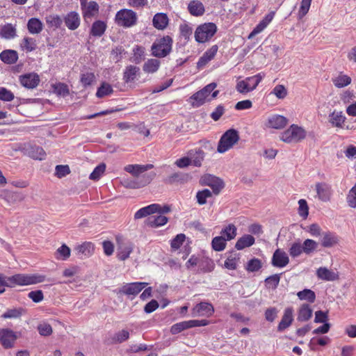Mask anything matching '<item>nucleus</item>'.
Here are the masks:
<instances>
[{
  "label": "nucleus",
  "instance_id": "obj_21",
  "mask_svg": "<svg viewBox=\"0 0 356 356\" xmlns=\"http://www.w3.org/2000/svg\"><path fill=\"white\" fill-rule=\"evenodd\" d=\"M218 47L217 45H213L207 49L203 55L199 58L197 63L198 70L202 69L209 61H211L216 56Z\"/></svg>",
  "mask_w": 356,
  "mask_h": 356
},
{
  "label": "nucleus",
  "instance_id": "obj_64",
  "mask_svg": "<svg viewBox=\"0 0 356 356\" xmlns=\"http://www.w3.org/2000/svg\"><path fill=\"white\" fill-rule=\"evenodd\" d=\"M95 79V74L92 72L82 74L81 76V83L84 88L90 86Z\"/></svg>",
  "mask_w": 356,
  "mask_h": 356
},
{
  "label": "nucleus",
  "instance_id": "obj_28",
  "mask_svg": "<svg viewBox=\"0 0 356 356\" xmlns=\"http://www.w3.org/2000/svg\"><path fill=\"white\" fill-rule=\"evenodd\" d=\"M188 174L182 172H176L166 177L164 180L165 183L173 184L176 183L183 184L188 180Z\"/></svg>",
  "mask_w": 356,
  "mask_h": 356
},
{
  "label": "nucleus",
  "instance_id": "obj_32",
  "mask_svg": "<svg viewBox=\"0 0 356 356\" xmlns=\"http://www.w3.org/2000/svg\"><path fill=\"white\" fill-rule=\"evenodd\" d=\"M0 59L6 64L12 65L17 61L18 54L15 50H3L0 54Z\"/></svg>",
  "mask_w": 356,
  "mask_h": 356
},
{
  "label": "nucleus",
  "instance_id": "obj_31",
  "mask_svg": "<svg viewBox=\"0 0 356 356\" xmlns=\"http://www.w3.org/2000/svg\"><path fill=\"white\" fill-rule=\"evenodd\" d=\"M26 152L28 155L35 160H43L45 159L46 153L42 147L38 145H29Z\"/></svg>",
  "mask_w": 356,
  "mask_h": 356
},
{
  "label": "nucleus",
  "instance_id": "obj_5",
  "mask_svg": "<svg viewBox=\"0 0 356 356\" xmlns=\"http://www.w3.org/2000/svg\"><path fill=\"white\" fill-rule=\"evenodd\" d=\"M217 31V26L213 22L198 26L195 31V39L198 43H204L211 39Z\"/></svg>",
  "mask_w": 356,
  "mask_h": 356
},
{
  "label": "nucleus",
  "instance_id": "obj_9",
  "mask_svg": "<svg viewBox=\"0 0 356 356\" xmlns=\"http://www.w3.org/2000/svg\"><path fill=\"white\" fill-rule=\"evenodd\" d=\"M18 337L13 330L5 328L0 330V343L5 349L13 348Z\"/></svg>",
  "mask_w": 356,
  "mask_h": 356
},
{
  "label": "nucleus",
  "instance_id": "obj_33",
  "mask_svg": "<svg viewBox=\"0 0 356 356\" xmlns=\"http://www.w3.org/2000/svg\"><path fill=\"white\" fill-rule=\"evenodd\" d=\"M188 10L193 16H202L205 12L203 3L197 0L191 1L188 5Z\"/></svg>",
  "mask_w": 356,
  "mask_h": 356
},
{
  "label": "nucleus",
  "instance_id": "obj_45",
  "mask_svg": "<svg viewBox=\"0 0 356 356\" xmlns=\"http://www.w3.org/2000/svg\"><path fill=\"white\" fill-rule=\"evenodd\" d=\"M160 66V61L157 59H148L143 65V70L147 73H154L156 72Z\"/></svg>",
  "mask_w": 356,
  "mask_h": 356
},
{
  "label": "nucleus",
  "instance_id": "obj_42",
  "mask_svg": "<svg viewBox=\"0 0 356 356\" xmlns=\"http://www.w3.org/2000/svg\"><path fill=\"white\" fill-rule=\"evenodd\" d=\"M79 254L83 255L85 257H90L94 252V244L92 242H84L81 245L76 248Z\"/></svg>",
  "mask_w": 356,
  "mask_h": 356
},
{
  "label": "nucleus",
  "instance_id": "obj_14",
  "mask_svg": "<svg viewBox=\"0 0 356 356\" xmlns=\"http://www.w3.org/2000/svg\"><path fill=\"white\" fill-rule=\"evenodd\" d=\"M40 77L36 73H29L19 76V82L24 88L33 89L40 83Z\"/></svg>",
  "mask_w": 356,
  "mask_h": 356
},
{
  "label": "nucleus",
  "instance_id": "obj_8",
  "mask_svg": "<svg viewBox=\"0 0 356 356\" xmlns=\"http://www.w3.org/2000/svg\"><path fill=\"white\" fill-rule=\"evenodd\" d=\"M200 184L203 186L211 187L215 195L219 194L225 186L224 182L220 178L211 174L202 175L200 179Z\"/></svg>",
  "mask_w": 356,
  "mask_h": 356
},
{
  "label": "nucleus",
  "instance_id": "obj_12",
  "mask_svg": "<svg viewBox=\"0 0 356 356\" xmlns=\"http://www.w3.org/2000/svg\"><path fill=\"white\" fill-rule=\"evenodd\" d=\"M155 177V173L150 172L143 174L140 177L129 181L126 186L130 188H140L148 185Z\"/></svg>",
  "mask_w": 356,
  "mask_h": 356
},
{
  "label": "nucleus",
  "instance_id": "obj_15",
  "mask_svg": "<svg viewBox=\"0 0 356 356\" xmlns=\"http://www.w3.org/2000/svg\"><path fill=\"white\" fill-rule=\"evenodd\" d=\"M288 123V119L283 115L274 114L268 118L266 126L268 128L281 129Z\"/></svg>",
  "mask_w": 356,
  "mask_h": 356
},
{
  "label": "nucleus",
  "instance_id": "obj_41",
  "mask_svg": "<svg viewBox=\"0 0 356 356\" xmlns=\"http://www.w3.org/2000/svg\"><path fill=\"white\" fill-rule=\"evenodd\" d=\"M330 339L324 336L320 338L313 337L309 342V347L311 350L316 351L318 350L317 346H325L330 343Z\"/></svg>",
  "mask_w": 356,
  "mask_h": 356
},
{
  "label": "nucleus",
  "instance_id": "obj_61",
  "mask_svg": "<svg viewBox=\"0 0 356 356\" xmlns=\"http://www.w3.org/2000/svg\"><path fill=\"white\" fill-rule=\"evenodd\" d=\"M351 82V79L347 75H341L337 77L333 83L337 88H343L349 85Z\"/></svg>",
  "mask_w": 356,
  "mask_h": 356
},
{
  "label": "nucleus",
  "instance_id": "obj_43",
  "mask_svg": "<svg viewBox=\"0 0 356 356\" xmlns=\"http://www.w3.org/2000/svg\"><path fill=\"white\" fill-rule=\"evenodd\" d=\"M25 313V309L22 307H15L8 309L2 315L1 318H19Z\"/></svg>",
  "mask_w": 356,
  "mask_h": 356
},
{
  "label": "nucleus",
  "instance_id": "obj_11",
  "mask_svg": "<svg viewBox=\"0 0 356 356\" xmlns=\"http://www.w3.org/2000/svg\"><path fill=\"white\" fill-rule=\"evenodd\" d=\"M63 22L70 31H75L81 25V17L76 11H70L63 16Z\"/></svg>",
  "mask_w": 356,
  "mask_h": 356
},
{
  "label": "nucleus",
  "instance_id": "obj_37",
  "mask_svg": "<svg viewBox=\"0 0 356 356\" xmlns=\"http://www.w3.org/2000/svg\"><path fill=\"white\" fill-rule=\"evenodd\" d=\"M27 29L30 33L38 34L42 31L43 24L40 19L32 17L28 21Z\"/></svg>",
  "mask_w": 356,
  "mask_h": 356
},
{
  "label": "nucleus",
  "instance_id": "obj_16",
  "mask_svg": "<svg viewBox=\"0 0 356 356\" xmlns=\"http://www.w3.org/2000/svg\"><path fill=\"white\" fill-rule=\"evenodd\" d=\"M293 321V309L291 307H286L280 322L277 325V332H282L291 326Z\"/></svg>",
  "mask_w": 356,
  "mask_h": 356
},
{
  "label": "nucleus",
  "instance_id": "obj_10",
  "mask_svg": "<svg viewBox=\"0 0 356 356\" xmlns=\"http://www.w3.org/2000/svg\"><path fill=\"white\" fill-rule=\"evenodd\" d=\"M148 283L142 282H131L124 284L119 292L127 296H136L143 289L147 286Z\"/></svg>",
  "mask_w": 356,
  "mask_h": 356
},
{
  "label": "nucleus",
  "instance_id": "obj_13",
  "mask_svg": "<svg viewBox=\"0 0 356 356\" xmlns=\"http://www.w3.org/2000/svg\"><path fill=\"white\" fill-rule=\"evenodd\" d=\"M214 312V308L211 303L206 302H201L197 304L192 309L193 316H210Z\"/></svg>",
  "mask_w": 356,
  "mask_h": 356
},
{
  "label": "nucleus",
  "instance_id": "obj_39",
  "mask_svg": "<svg viewBox=\"0 0 356 356\" xmlns=\"http://www.w3.org/2000/svg\"><path fill=\"white\" fill-rule=\"evenodd\" d=\"M312 316V309L307 304H303L298 310L297 320L300 322H305L309 320Z\"/></svg>",
  "mask_w": 356,
  "mask_h": 356
},
{
  "label": "nucleus",
  "instance_id": "obj_30",
  "mask_svg": "<svg viewBox=\"0 0 356 356\" xmlns=\"http://www.w3.org/2000/svg\"><path fill=\"white\" fill-rule=\"evenodd\" d=\"M168 221V218L163 215L152 216L148 217L145 222V224L152 228H156L165 225Z\"/></svg>",
  "mask_w": 356,
  "mask_h": 356
},
{
  "label": "nucleus",
  "instance_id": "obj_25",
  "mask_svg": "<svg viewBox=\"0 0 356 356\" xmlns=\"http://www.w3.org/2000/svg\"><path fill=\"white\" fill-rule=\"evenodd\" d=\"M140 67L136 65H129L127 66L123 72V80L125 83L134 81L140 74Z\"/></svg>",
  "mask_w": 356,
  "mask_h": 356
},
{
  "label": "nucleus",
  "instance_id": "obj_60",
  "mask_svg": "<svg viewBox=\"0 0 356 356\" xmlns=\"http://www.w3.org/2000/svg\"><path fill=\"white\" fill-rule=\"evenodd\" d=\"M289 254L291 257L296 258L303 253L302 246L300 242L293 243L289 250Z\"/></svg>",
  "mask_w": 356,
  "mask_h": 356
},
{
  "label": "nucleus",
  "instance_id": "obj_40",
  "mask_svg": "<svg viewBox=\"0 0 356 356\" xmlns=\"http://www.w3.org/2000/svg\"><path fill=\"white\" fill-rule=\"evenodd\" d=\"M16 28L12 24H6L1 28L0 35L3 38L10 40L16 37Z\"/></svg>",
  "mask_w": 356,
  "mask_h": 356
},
{
  "label": "nucleus",
  "instance_id": "obj_44",
  "mask_svg": "<svg viewBox=\"0 0 356 356\" xmlns=\"http://www.w3.org/2000/svg\"><path fill=\"white\" fill-rule=\"evenodd\" d=\"M217 84L213 82L207 85L202 89H201L203 93L207 97L208 101H211V99L216 98L218 96L219 91L214 90Z\"/></svg>",
  "mask_w": 356,
  "mask_h": 356
},
{
  "label": "nucleus",
  "instance_id": "obj_59",
  "mask_svg": "<svg viewBox=\"0 0 356 356\" xmlns=\"http://www.w3.org/2000/svg\"><path fill=\"white\" fill-rule=\"evenodd\" d=\"M106 170V164L102 163L95 168L93 171L90 173L89 178L91 180L97 181L100 179Z\"/></svg>",
  "mask_w": 356,
  "mask_h": 356
},
{
  "label": "nucleus",
  "instance_id": "obj_49",
  "mask_svg": "<svg viewBox=\"0 0 356 356\" xmlns=\"http://www.w3.org/2000/svg\"><path fill=\"white\" fill-rule=\"evenodd\" d=\"M113 93V89L112 86L106 82H103L100 86L97 88L96 96L98 98H102L105 96L110 95Z\"/></svg>",
  "mask_w": 356,
  "mask_h": 356
},
{
  "label": "nucleus",
  "instance_id": "obj_58",
  "mask_svg": "<svg viewBox=\"0 0 356 356\" xmlns=\"http://www.w3.org/2000/svg\"><path fill=\"white\" fill-rule=\"evenodd\" d=\"M133 57L132 61L136 64H139L144 59L145 56V50L143 47L136 46L133 49Z\"/></svg>",
  "mask_w": 356,
  "mask_h": 356
},
{
  "label": "nucleus",
  "instance_id": "obj_55",
  "mask_svg": "<svg viewBox=\"0 0 356 356\" xmlns=\"http://www.w3.org/2000/svg\"><path fill=\"white\" fill-rule=\"evenodd\" d=\"M280 275L281 274H274L266 277L264 280L266 287L275 289L279 285Z\"/></svg>",
  "mask_w": 356,
  "mask_h": 356
},
{
  "label": "nucleus",
  "instance_id": "obj_52",
  "mask_svg": "<svg viewBox=\"0 0 356 356\" xmlns=\"http://www.w3.org/2000/svg\"><path fill=\"white\" fill-rule=\"evenodd\" d=\"M226 239L222 236H216L212 239V248L217 252L222 251L226 247Z\"/></svg>",
  "mask_w": 356,
  "mask_h": 356
},
{
  "label": "nucleus",
  "instance_id": "obj_56",
  "mask_svg": "<svg viewBox=\"0 0 356 356\" xmlns=\"http://www.w3.org/2000/svg\"><path fill=\"white\" fill-rule=\"evenodd\" d=\"M212 196V192L209 189L205 188L202 191H198L196 193L197 202L200 205H204L207 203V199Z\"/></svg>",
  "mask_w": 356,
  "mask_h": 356
},
{
  "label": "nucleus",
  "instance_id": "obj_47",
  "mask_svg": "<svg viewBox=\"0 0 356 356\" xmlns=\"http://www.w3.org/2000/svg\"><path fill=\"white\" fill-rule=\"evenodd\" d=\"M236 226L233 224H229L221 230L220 234L225 238L226 241H231L236 236Z\"/></svg>",
  "mask_w": 356,
  "mask_h": 356
},
{
  "label": "nucleus",
  "instance_id": "obj_29",
  "mask_svg": "<svg viewBox=\"0 0 356 356\" xmlns=\"http://www.w3.org/2000/svg\"><path fill=\"white\" fill-rule=\"evenodd\" d=\"M159 204H152L138 209L134 214L135 219H140L156 213Z\"/></svg>",
  "mask_w": 356,
  "mask_h": 356
},
{
  "label": "nucleus",
  "instance_id": "obj_51",
  "mask_svg": "<svg viewBox=\"0 0 356 356\" xmlns=\"http://www.w3.org/2000/svg\"><path fill=\"white\" fill-rule=\"evenodd\" d=\"M20 46L27 52H31L37 48L36 40L33 38L24 37Z\"/></svg>",
  "mask_w": 356,
  "mask_h": 356
},
{
  "label": "nucleus",
  "instance_id": "obj_38",
  "mask_svg": "<svg viewBox=\"0 0 356 356\" xmlns=\"http://www.w3.org/2000/svg\"><path fill=\"white\" fill-rule=\"evenodd\" d=\"M207 100L208 101V99L203 93L202 90H200L199 91L195 92L190 97V102L193 108H198L202 106Z\"/></svg>",
  "mask_w": 356,
  "mask_h": 356
},
{
  "label": "nucleus",
  "instance_id": "obj_50",
  "mask_svg": "<svg viewBox=\"0 0 356 356\" xmlns=\"http://www.w3.org/2000/svg\"><path fill=\"white\" fill-rule=\"evenodd\" d=\"M189 328H191L190 320L181 321L172 325L170 327V332L172 334H177Z\"/></svg>",
  "mask_w": 356,
  "mask_h": 356
},
{
  "label": "nucleus",
  "instance_id": "obj_23",
  "mask_svg": "<svg viewBox=\"0 0 356 356\" xmlns=\"http://www.w3.org/2000/svg\"><path fill=\"white\" fill-rule=\"evenodd\" d=\"M83 17L86 19H91L96 16L99 11V6L95 1H90L88 2L85 8H81Z\"/></svg>",
  "mask_w": 356,
  "mask_h": 356
},
{
  "label": "nucleus",
  "instance_id": "obj_3",
  "mask_svg": "<svg viewBox=\"0 0 356 356\" xmlns=\"http://www.w3.org/2000/svg\"><path fill=\"white\" fill-rule=\"evenodd\" d=\"M138 15L131 9L123 8L117 12L115 22L120 26L130 28L136 24Z\"/></svg>",
  "mask_w": 356,
  "mask_h": 356
},
{
  "label": "nucleus",
  "instance_id": "obj_22",
  "mask_svg": "<svg viewBox=\"0 0 356 356\" xmlns=\"http://www.w3.org/2000/svg\"><path fill=\"white\" fill-rule=\"evenodd\" d=\"M346 120V118L343 112L336 110L330 113L328 116V121L333 127L343 128Z\"/></svg>",
  "mask_w": 356,
  "mask_h": 356
},
{
  "label": "nucleus",
  "instance_id": "obj_57",
  "mask_svg": "<svg viewBox=\"0 0 356 356\" xmlns=\"http://www.w3.org/2000/svg\"><path fill=\"white\" fill-rule=\"evenodd\" d=\"M54 91L58 96L67 97L70 94L68 86L60 82L54 85Z\"/></svg>",
  "mask_w": 356,
  "mask_h": 356
},
{
  "label": "nucleus",
  "instance_id": "obj_34",
  "mask_svg": "<svg viewBox=\"0 0 356 356\" xmlns=\"http://www.w3.org/2000/svg\"><path fill=\"white\" fill-rule=\"evenodd\" d=\"M254 242L255 239L252 235L244 234L237 240L235 244V248L238 250H241L245 248L252 246Z\"/></svg>",
  "mask_w": 356,
  "mask_h": 356
},
{
  "label": "nucleus",
  "instance_id": "obj_26",
  "mask_svg": "<svg viewBox=\"0 0 356 356\" xmlns=\"http://www.w3.org/2000/svg\"><path fill=\"white\" fill-rule=\"evenodd\" d=\"M215 268V264L213 261L208 257H200L199 261L197 273H210Z\"/></svg>",
  "mask_w": 356,
  "mask_h": 356
},
{
  "label": "nucleus",
  "instance_id": "obj_36",
  "mask_svg": "<svg viewBox=\"0 0 356 356\" xmlns=\"http://www.w3.org/2000/svg\"><path fill=\"white\" fill-rule=\"evenodd\" d=\"M44 19L47 26L54 30L59 29L63 24V19L57 14L47 15Z\"/></svg>",
  "mask_w": 356,
  "mask_h": 356
},
{
  "label": "nucleus",
  "instance_id": "obj_19",
  "mask_svg": "<svg viewBox=\"0 0 356 356\" xmlns=\"http://www.w3.org/2000/svg\"><path fill=\"white\" fill-rule=\"evenodd\" d=\"M190 158L191 165L195 167H201L205 157V152L200 147L190 149L187 152Z\"/></svg>",
  "mask_w": 356,
  "mask_h": 356
},
{
  "label": "nucleus",
  "instance_id": "obj_63",
  "mask_svg": "<svg viewBox=\"0 0 356 356\" xmlns=\"http://www.w3.org/2000/svg\"><path fill=\"white\" fill-rule=\"evenodd\" d=\"M140 165L135 164V165H127L124 167V170L136 178L140 177L142 175V170L140 169Z\"/></svg>",
  "mask_w": 356,
  "mask_h": 356
},
{
  "label": "nucleus",
  "instance_id": "obj_62",
  "mask_svg": "<svg viewBox=\"0 0 356 356\" xmlns=\"http://www.w3.org/2000/svg\"><path fill=\"white\" fill-rule=\"evenodd\" d=\"M15 99L13 92L5 87H0V100L3 102H11Z\"/></svg>",
  "mask_w": 356,
  "mask_h": 356
},
{
  "label": "nucleus",
  "instance_id": "obj_24",
  "mask_svg": "<svg viewBox=\"0 0 356 356\" xmlns=\"http://www.w3.org/2000/svg\"><path fill=\"white\" fill-rule=\"evenodd\" d=\"M339 243L338 236L332 232H323L321 238V245L323 248H332Z\"/></svg>",
  "mask_w": 356,
  "mask_h": 356
},
{
  "label": "nucleus",
  "instance_id": "obj_6",
  "mask_svg": "<svg viewBox=\"0 0 356 356\" xmlns=\"http://www.w3.org/2000/svg\"><path fill=\"white\" fill-rule=\"evenodd\" d=\"M239 140L238 133L236 129H230L221 136L217 150L219 153H224L229 150Z\"/></svg>",
  "mask_w": 356,
  "mask_h": 356
},
{
  "label": "nucleus",
  "instance_id": "obj_35",
  "mask_svg": "<svg viewBox=\"0 0 356 356\" xmlns=\"http://www.w3.org/2000/svg\"><path fill=\"white\" fill-rule=\"evenodd\" d=\"M316 275L319 279L325 281H334L339 277L337 273L325 267H320L316 271Z\"/></svg>",
  "mask_w": 356,
  "mask_h": 356
},
{
  "label": "nucleus",
  "instance_id": "obj_53",
  "mask_svg": "<svg viewBox=\"0 0 356 356\" xmlns=\"http://www.w3.org/2000/svg\"><path fill=\"white\" fill-rule=\"evenodd\" d=\"M303 252L309 255L314 252L318 248V243L312 239H306L302 244Z\"/></svg>",
  "mask_w": 356,
  "mask_h": 356
},
{
  "label": "nucleus",
  "instance_id": "obj_17",
  "mask_svg": "<svg viewBox=\"0 0 356 356\" xmlns=\"http://www.w3.org/2000/svg\"><path fill=\"white\" fill-rule=\"evenodd\" d=\"M289 263V258L284 251L281 250L280 249H277L274 252L271 259V264L273 266L277 268H284Z\"/></svg>",
  "mask_w": 356,
  "mask_h": 356
},
{
  "label": "nucleus",
  "instance_id": "obj_1",
  "mask_svg": "<svg viewBox=\"0 0 356 356\" xmlns=\"http://www.w3.org/2000/svg\"><path fill=\"white\" fill-rule=\"evenodd\" d=\"M45 280V276L40 274H15L6 277L0 273V294L6 291V287L13 288L16 286H27L41 283Z\"/></svg>",
  "mask_w": 356,
  "mask_h": 356
},
{
  "label": "nucleus",
  "instance_id": "obj_18",
  "mask_svg": "<svg viewBox=\"0 0 356 356\" xmlns=\"http://www.w3.org/2000/svg\"><path fill=\"white\" fill-rule=\"evenodd\" d=\"M316 191L318 199L323 202L330 200L332 195L330 185L325 182H318L316 184Z\"/></svg>",
  "mask_w": 356,
  "mask_h": 356
},
{
  "label": "nucleus",
  "instance_id": "obj_7",
  "mask_svg": "<svg viewBox=\"0 0 356 356\" xmlns=\"http://www.w3.org/2000/svg\"><path fill=\"white\" fill-rule=\"evenodd\" d=\"M264 77V73H258L254 76L247 77L245 80L238 81L236 88L240 93H248L254 90Z\"/></svg>",
  "mask_w": 356,
  "mask_h": 356
},
{
  "label": "nucleus",
  "instance_id": "obj_54",
  "mask_svg": "<svg viewBox=\"0 0 356 356\" xmlns=\"http://www.w3.org/2000/svg\"><path fill=\"white\" fill-rule=\"evenodd\" d=\"M129 338V332L126 330L116 332L111 339L112 343H121Z\"/></svg>",
  "mask_w": 356,
  "mask_h": 356
},
{
  "label": "nucleus",
  "instance_id": "obj_4",
  "mask_svg": "<svg viewBox=\"0 0 356 356\" xmlns=\"http://www.w3.org/2000/svg\"><path fill=\"white\" fill-rule=\"evenodd\" d=\"M306 131L297 124H291L281 134L280 139L287 143H298L306 137Z\"/></svg>",
  "mask_w": 356,
  "mask_h": 356
},
{
  "label": "nucleus",
  "instance_id": "obj_48",
  "mask_svg": "<svg viewBox=\"0 0 356 356\" xmlns=\"http://www.w3.org/2000/svg\"><path fill=\"white\" fill-rule=\"evenodd\" d=\"M262 268V263L261 261L259 259L257 258H252L250 259L245 266V269L248 272L250 273H254L259 271Z\"/></svg>",
  "mask_w": 356,
  "mask_h": 356
},
{
  "label": "nucleus",
  "instance_id": "obj_46",
  "mask_svg": "<svg viewBox=\"0 0 356 356\" xmlns=\"http://www.w3.org/2000/svg\"><path fill=\"white\" fill-rule=\"evenodd\" d=\"M297 296L300 300H306L310 303L314 302L316 294L311 289H305L297 293Z\"/></svg>",
  "mask_w": 356,
  "mask_h": 356
},
{
  "label": "nucleus",
  "instance_id": "obj_20",
  "mask_svg": "<svg viewBox=\"0 0 356 356\" xmlns=\"http://www.w3.org/2000/svg\"><path fill=\"white\" fill-rule=\"evenodd\" d=\"M107 29V24L106 22L97 19L95 20L92 24L90 29V37H94L96 38H101L104 35Z\"/></svg>",
  "mask_w": 356,
  "mask_h": 356
},
{
  "label": "nucleus",
  "instance_id": "obj_27",
  "mask_svg": "<svg viewBox=\"0 0 356 356\" xmlns=\"http://www.w3.org/2000/svg\"><path fill=\"white\" fill-rule=\"evenodd\" d=\"M169 22L167 14L158 13L154 15L152 19V24L158 30H163L166 28Z\"/></svg>",
  "mask_w": 356,
  "mask_h": 356
},
{
  "label": "nucleus",
  "instance_id": "obj_2",
  "mask_svg": "<svg viewBox=\"0 0 356 356\" xmlns=\"http://www.w3.org/2000/svg\"><path fill=\"white\" fill-rule=\"evenodd\" d=\"M173 40L170 35L157 38L152 45V55L156 58H164L172 51Z\"/></svg>",
  "mask_w": 356,
  "mask_h": 356
}]
</instances>
